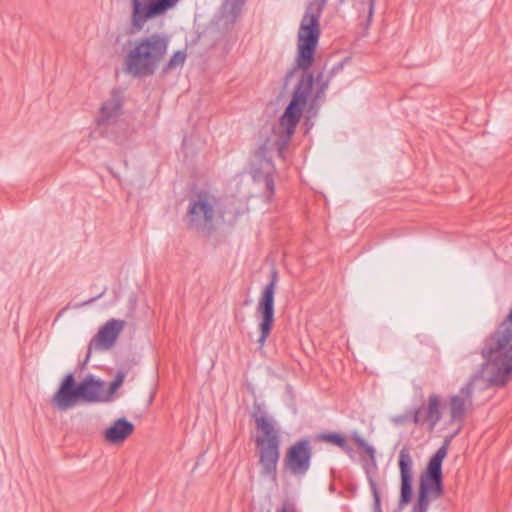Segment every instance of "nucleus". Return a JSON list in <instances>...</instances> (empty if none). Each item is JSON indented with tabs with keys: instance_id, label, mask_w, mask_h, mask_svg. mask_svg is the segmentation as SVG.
I'll return each mask as SVG.
<instances>
[{
	"instance_id": "obj_35",
	"label": "nucleus",
	"mask_w": 512,
	"mask_h": 512,
	"mask_svg": "<svg viewBox=\"0 0 512 512\" xmlns=\"http://www.w3.org/2000/svg\"><path fill=\"white\" fill-rule=\"evenodd\" d=\"M408 421V416L407 415H398L396 416L394 419H393V422L396 424V425H401L403 424L404 422Z\"/></svg>"
},
{
	"instance_id": "obj_38",
	"label": "nucleus",
	"mask_w": 512,
	"mask_h": 512,
	"mask_svg": "<svg viewBox=\"0 0 512 512\" xmlns=\"http://www.w3.org/2000/svg\"><path fill=\"white\" fill-rule=\"evenodd\" d=\"M130 303H131V309L133 310L135 308L136 299L135 298H130Z\"/></svg>"
},
{
	"instance_id": "obj_1",
	"label": "nucleus",
	"mask_w": 512,
	"mask_h": 512,
	"mask_svg": "<svg viewBox=\"0 0 512 512\" xmlns=\"http://www.w3.org/2000/svg\"><path fill=\"white\" fill-rule=\"evenodd\" d=\"M169 43L170 36L157 32L137 39L125 57V72L135 78L154 75Z\"/></svg>"
},
{
	"instance_id": "obj_16",
	"label": "nucleus",
	"mask_w": 512,
	"mask_h": 512,
	"mask_svg": "<svg viewBox=\"0 0 512 512\" xmlns=\"http://www.w3.org/2000/svg\"><path fill=\"white\" fill-rule=\"evenodd\" d=\"M123 97L119 89H113L110 98L100 107L99 116L96 118V124L99 127L108 126L114 123L122 114Z\"/></svg>"
},
{
	"instance_id": "obj_2",
	"label": "nucleus",
	"mask_w": 512,
	"mask_h": 512,
	"mask_svg": "<svg viewBox=\"0 0 512 512\" xmlns=\"http://www.w3.org/2000/svg\"><path fill=\"white\" fill-rule=\"evenodd\" d=\"M307 91L306 89L302 90L301 86L294 88L291 100L279 118L280 131H277L274 127L272 128L271 134L268 135L260 145L261 154L265 153V150H274L277 151L279 156H282L283 151L286 149L295 133L296 127L308 103Z\"/></svg>"
},
{
	"instance_id": "obj_15",
	"label": "nucleus",
	"mask_w": 512,
	"mask_h": 512,
	"mask_svg": "<svg viewBox=\"0 0 512 512\" xmlns=\"http://www.w3.org/2000/svg\"><path fill=\"white\" fill-rule=\"evenodd\" d=\"M273 150H265V153H260V146L255 151V157L259 161V167L253 171V178L256 181H263L266 188L267 197L270 198L275 192L273 174L275 166L272 161L271 152Z\"/></svg>"
},
{
	"instance_id": "obj_21",
	"label": "nucleus",
	"mask_w": 512,
	"mask_h": 512,
	"mask_svg": "<svg viewBox=\"0 0 512 512\" xmlns=\"http://www.w3.org/2000/svg\"><path fill=\"white\" fill-rule=\"evenodd\" d=\"M311 66H308L307 68H298V70L302 71V74L296 84L295 87H300L301 89L308 90L307 91V99L309 98L310 94L312 93L314 85L322 82L324 79V72L320 71L316 75H314L313 71H311Z\"/></svg>"
},
{
	"instance_id": "obj_23",
	"label": "nucleus",
	"mask_w": 512,
	"mask_h": 512,
	"mask_svg": "<svg viewBox=\"0 0 512 512\" xmlns=\"http://www.w3.org/2000/svg\"><path fill=\"white\" fill-rule=\"evenodd\" d=\"M466 415V404L463 397L460 395H452L450 397V420L448 424L454 422L462 423Z\"/></svg>"
},
{
	"instance_id": "obj_4",
	"label": "nucleus",
	"mask_w": 512,
	"mask_h": 512,
	"mask_svg": "<svg viewBox=\"0 0 512 512\" xmlns=\"http://www.w3.org/2000/svg\"><path fill=\"white\" fill-rule=\"evenodd\" d=\"M447 443L441 445L429 458L426 467L419 477L416 502L412 512H428L431 501L441 498L444 494L443 461L446 458Z\"/></svg>"
},
{
	"instance_id": "obj_8",
	"label": "nucleus",
	"mask_w": 512,
	"mask_h": 512,
	"mask_svg": "<svg viewBox=\"0 0 512 512\" xmlns=\"http://www.w3.org/2000/svg\"><path fill=\"white\" fill-rule=\"evenodd\" d=\"M269 282L264 286L261 291L258 305L256 308V315L258 317L259 324V338L258 343L260 348L265 345L267 338L270 336L274 321H275V293L276 287L279 280V274L275 267L270 270Z\"/></svg>"
},
{
	"instance_id": "obj_27",
	"label": "nucleus",
	"mask_w": 512,
	"mask_h": 512,
	"mask_svg": "<svg viewBox=\"0 0 512 512\" xmlns=\"http://www.w3.org/2000/svg\"><path fill=\"white\" fill-rule=\"evenodd\" d=\"M245 4V0H225L223 4L224 11L233 16L237 17Z\"/></svg>"
},
{
	"instance_id": "obj_36",
	"label": "nucleus",
	"mask_w": 512,
	"mask_h": 512,
	"mask_svg": "<svg viewBox=\"0 0 512 512\" xmlns=\"http://www.w3.org/2000/svg\"><path fill=\"white\" fill-rule=\"evenodd\" d=\"M375 3H376V0H369L368 21H370V19H371V18H372V16H373Z\"/></svg>"
},
{
	"instance_id": "obj_20",
	"label": "nucleus",
	"mask_w": 512,
	"mask_h": 512,
	"mask_svg": "<svg viewBox=\"0 0 512 512\" xmlns=\"http://www.w3.org/2000/svg\"><path fill=\"white\" fill-rule=\"evenodd\" d=\"M485 363L486 359H484V362L481 365V369L478 370L475 374H473L471 379L460 389V396L463 397L464 400L471 399L475 381H477L480 378L486 377L488 382H490L489 379L493 375L494 369L491 365L486 366ZM489 384L491 385V383Z\"/></svg>"
},
{
	"instance_id": "obj_3",
	"label": "nucleus",
	"mask_w": 512,
	"mask_h": 512,
	"mask_svg": "<svg viewBox=\"0 0 512 512\" xmlns=\"http://www.w3.org/2000/svg\"><path fill=\"white\" fill-rule=\"evenodd\" d=\"M307 91L306 89L302 90L301 86L294 88L291 100L279 118L280 131H277L274 127L272 128L271 134L268 135L260 145L261 154L265 153V150H274L277 151L279 156H282L283 151L286 149L295 133L296 127L308 103Z\"/></svg>"
},
{
	"instance_id": "obj_34",
	"label": "nucleus",
	"mask_w": 512,
	"mask_h": 512,
	"mask_svg": "<svg viewBox=\"0 0 512 512\" xmlns=\"http://www.w3.org/2000/svg\"><path fill=\"white\" fill-rule=\"evenodd\" d=\"M344 66V63L343 62H339L337 63L336 65L333 66V68L330 70L329 74H328V77H330L332 79V77L340 70H342Z\"/></svg>"
},
{
	"instance_id": "obj_11",
	"label": "nucleus",
	"mask_w": 512,
	"mask_h": 512,
	"mask_svg": "<svg viewBox=\"0 0 512 512\" xmlns=\"http://www.w3.org/2000/svg\"><path fill=\"white\" fill-rule=\"evenodd\" d=\"M400 475V496L398 508L408 505L413 497V459L407 446H403L398 455Z\"/></svg>"
},
{
	"instance_id": "obj_17",
	"label": "nucleus",
	"mask_w": 512,
	"mask_h": 512,
	"mask_svg": "<svg viewBox=\"0 0 512 512\" xmlns=\"http://www.w3.org/2000/svg\"><path fill=\"white\" fill-rule=\"evenodd\" d=\"M105 382L92 374H88L79 382L80 401L97 403L104 401Z\"/></svg>"
},
{
	"instance_id": "obj_9",
	"label": "nucleus",
	"mask_w": 512,
	"mask_h": 512,
	"mask_svg": "<svg viewBox=\"0 0 512 512\" xmlns=\"http://www.w3.org/2000/svg\"><path fill=\"white\" fill-rule=\"evenodd\" d=\"M178 2L179 0H130L132 30L141 31L149 20L164 15Z\"/></svg>"
},
{
	"instance_id": "obj_5",
	"label": "nucleus",
	"mask_w": 512,
	"mask_h": 512,
	"mask_svg": "<svg viewBox=\"0 0 512 512\" xmlns=\"http://www.w3.org/2000/svg\"><path fill=\"white\" fill-rule=\"evenodd\" d=\"M320 18L321 15L311 11V8H306L298 31L296 65L285 74L283 88H287L298 68L313 65L321 35Z\"/></svg>"
},
{
	"instance_id": "obj_12",
	"label": "nucleus",
	"mask_w": 512,
	"mask_h": 512,
	"mask_svg": "<svg viewBox=\"0 0 512 512\" xmlns=\"http://www.w3.org/2000/svg\"><path fill=\"white\" fill-rule=\"evenodd\" d=\"M125 325L126 322L124 320L115 318L109 319L104 325H102L88 345L84 364L89 360L93 348L100 350L111 349L115 345Z\"/></svg>"
},
{
	"instance_id": "obj_13",
	"label": "nucleus",
	"mask_w": 512,
	"mask_h": 512,
	"mask_svg": "<svg viewBox=\"0 0 512 512\" xmlns=\"http://www.w3.org/2000/svg\"><path fill=\"white\" fill-rule=\"evenodd\" d=\"M53 406L60 411H67L80 402L79 382L73 372L67 373L51 400Z\"/></svg>"
},
{
	"instance_id": "obj_18",
	"label": "nucleus",
	"mask_w": 512,
	"mask_h": 512,
	"mask_svg": "<svg viewBox=\"0 0 512 512\" xmlns=\"http://www.w3.org/2000/svg\"><path fill=\"white\" fill-rule=\"evenodd\" d=\"M135 426L125 417L118 418L104 431L105 440L112 444L122 443L133 432Z\"/></svg>"
},
{
	"instance_id": "obj_6",
	"label": "nucleus",
	"mask_w": 512,
	"mask_h": 512,
	"mask_svg": "<svg viewBox=\"0 0 512 512\" xmlns=\"http://www.w3.org/2000/svg\"><path fill=\"white\" fill-rule=\"evenodd\" d=\"M255 424L256 428L263 433V436H258L255 439L256 446L259 449L260 474L276 483L278 477L277 465L280 459L278 431L275 430L274 424L267 416L257 417Z\"/></svg>"
},
{
	"instance_id": "obj_26",
	"label": "nucleus",
	"mask_w": 512,
	"mask_h": 512,
	"mask_svg": "<svg viewBox=\"0 0 512 512\" xmlns=\"http://www.w3.org/2000/svg\"><path fill=\"white\" fill-rule=\"evenodd\" d=\"M352 439L354 440L356 445L369 456L370 460H372V466L375 468L376 467L375 448L372 445L368 444L366 442V440L363 437H361L359 435V433L356 431H354L352 433Z\"/></svg>"
},
{
	"instance_id": "obj_28",
	"label": "nucleus",
	"mask_w": 512,
	"mask_h": 512,
	"mask_svg": "<svg viewBox=\"0 0 512 512\" xmlns=\"http://www.w3.org/2000/svg\"><path fill=\"white\" fill-rule=\"evenodd\" d=\"M328 0H316L315 3H310L306 8H311V11L322 15L325 5Z\"/></svg>"
},
{
	"instance_id": "obj_32",
	"label": "nucleus",
	"mask_w": 512,
	"mask_h": 512,
	"mask_svg": "<svg viewBox=\"0 0 512 512\" xmlns=\"http://www.w3.org/2000/svg\"><path fill=\"white\" fill-rule=\"evenodd\" d=\"M460 430H461V426H459V428H458L456 431H453V433H452L451 435L446 436V437L444 438V441H443L442 445H444L445 443H447V446H446V455L448 454V448H449V445H450V443H451L452 439H453L454 437H456V436L459 434Z\"/></svg>"
},
{
	"instance_id": "obj_24",
	"label": "nucleus",
	"mask_w": 512,
	"mask_h": 512,
	"mask_svg": "<svg viewBox=\"0 0 512 512\" xmlns=\"http://www.w3.org/2000/svg\"><path fill=\"white\" fill-rule=\"evenodd\" d=\"M186 52L183 50H177L173 53L170 59L165 63L162 68V74L167 75L177 67L182 66L186 60Z\"/></svg>"
},
{
	"instance_id": "obj_33",
	"label": "nucleus",
	"mask_w": 512,
	"mask_h": 512,
	"mask_svg": "<svg viewBox=\"0 0 512 512\" xmlns=\"http://www.w3.org/2000/svg\"><path fill=\"white\" fill-rule=\"evenodd\" d=\"M330 81H331V78L327 76V78L325 80H323L322 82L317 84L316 88L320 89V91L322 90V91L326 92V90L329 87Z\"/></svg>"
},
{
	"instance_id": "obj_7",
	"label": "nucleus",
	"mask_w": 512,
	"mask_h": 512,
	"mask_svg": "<svg viewBox=\"0 0 512 512\" xmlns=\"http://www.w3.org/2000/svg\"><path fill=\"white\" fill-rule=\"evenodd\" d=\"M215 201V197L210 196L207 192H201L196 199H190L184 217L186 228L204 236H210L214 231Z\"/></svg>"
},
{
	"instance_id": "obj_37",
	"label": "nucleus",
	"mask_w": 512,
	"mask_h": 512,
	"mask_svg": "<svg viewBox=\"0 0 512 512\" xmlns=\"http://www.w3.org/2000/svg\"><path fill=\"white\" fill-rule=\"evenodd\" d=\"M106 291H107V288L105 287L104 290L100 294L96 295L95 297L90 298L85 303L90 304V303L96 301L97 299L101 298L106 293Z\"/></svg>"
},
{
	"instance_id": "obj_25",
	"label": "nucleus",
	"mask_w": 512,
	"mask_h": 512,
	"mask_svg": "<svg viewBox=\"0 0 512 512\" xmlns=\"http://www.w3.org/2000/svg\"><path fill=\"white\" fill-rule=\"evenodd\" d=\"M126 377V372L122 370H118L114 379L110 382L108 390L104 392V401L108 402L111 400L112 396L116 393V391L123 385Z\"/></svg>"
},
{
	"instance_id": "obj_14",
	"label": "nucleus",
	"mask_w": 512,
	"mask_h": 512,
	"mask_svg": "<svg viewBox=\"0 0 512 512\" xmlns=\"http://www.w3.org/2000/svg\"><path fill=\"white\" fill-rule=\"evenodd\" d=\"M410 421L416 425L427 424L428 431L432 432L442 418V400L437 394L428 397L427 404L421 405L410 412Z\"/></svg>"
},
{
	"instance_id": "obj_31",
	"label": "nucleus",
	"mask_w": 512,
	"mask_h": 512,
	"mask_svg": "<svg viewBox=\"0 0 512 512\" xmlns=\"http://www.w3.org/2000/svg\"><path fill=\"white\" fill-rule=\"evenodd\" d=\"M280 512H297L295 504L290 500L283 502Z\"/></svg>"
},
{
	"instance_id": "obj_10",
	"label": "nucleus",
	"mask_w": 512,
	"mask_h": 512,
	"mask_svg": "<svg viewBox=\"0 0 512 512\" xmlns=\"http://www.w3.org/2000/svg\"><path fill=\"white\" fill-rule=\"evenodd\" d=\"M312 456L310 439L300 438L287 448L283 468L296 477H302L310 469Z\"/></svg>"
},
{
	"instance_id": "obj_19",
	"label": "nucleus",
	"mask_w": 512,
	"mask_h": 512,
	"mask_svg": "<svg viewBox=\"0 0 512 512\" xmlns=\"http://www.w3.org/2000/svg\"><path fill=\"white\" fill-rule=\"evenodd\" d=\"M314 441L324 442L340 448L348 456L352 457L354 450L348 445L344 434L335 431H326L314 435Z\"/></svg>"
},
{
	"instance_id": "obj_29",
	"label": "nucleus",
	"mask_w": 512,
	"mask_h": 512,
	"mask_svg": "<svg viewBox=\"0 0 512 512\" xmlns=\"http://www.w3.org/2000/svg\"><path fill=\"white\" fill-rule=\"evenodd\" d=\"M325 97V92L324 91H320V89H317L315 90V92L313 93L312 97H311V100H310V103H309V109H313L317 103L322 100L323 98Z\"/></svg>"
},
{
	"instance_id": "obj_30",
	"label": "nucleus",
	"mask_w": 512,
	"mask_h": 512,
	"mask_svg": "<svg viewBox=\"0 0 512 512\" xmlns=\"http://www.w3.org/2000/svg\"><path fill=\"white\" fill-rule=\"evenodd\" d=\"M251 416L255 422H256L257 417L266 416L265 412L262 409V405L260 403L254 402Z\"/></svg>"
},
{
	"instance_id": "obj_22",
	"label": "nucleus",
	"mask_w": 512,
	"mask_h": 512,
	"mask_svg": "<svg viewBox=\"0 0 512 512\" xmlns=\"http://www.w3.org/2000/svg\"><path fill=\"white\" fill-rule=\"evenodd\" d=\"M363 469L365 471V474H366V477H367V480H368V483H369V486H370V490H371V493L373 495L374 510H375V512H381L380 492H379L378 485H377V483H376V481L374 479V473L377 470V466L374 468L372 466V460H370L369 463H365L363 465Z\"/></svg>"
}]
</instances>
